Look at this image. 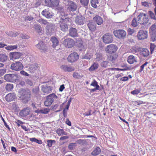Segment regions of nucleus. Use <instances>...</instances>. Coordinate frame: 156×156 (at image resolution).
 <instances>
[{
	"label": "nucleus",
	"instance_id": "nucleus-1",
	"mask_svg": "<svg viewBox=\"0 0 156 156\" xmlns=\"http://www.w3.org/2000/svg\"><path fill=\"white\" fill-rule=\"evenodd\" d=\"M37 21L40 23L46 25L45 31L48 35L51 36L55 32L56 27L54 24L51 23H48L46 20L42 18L39 19Z\"/></svg>",
	"mask_w": 156,
	"mask_h": 156
},
{
	"label": "nucleus",
	"instance_id": "nucleus-2",
	"mask_svg": "<svg viewBox=\"0 0 156 156\" xmlns=\"http://www.w3.org/2000/svg\"><path fill=\"white\" fill-rule=\"evenodd\" d=\"M18 96L24 102H27L31 97V92L28 90L22 89L18 93Z\"/></svg>",
	"mask_w": 156,
	"mask_h": 156
},
{
	"label": "nucleus",
	"instance_id": "nucleus-3",
	"mask_svg": "<svg viewBox=\"0 0 156 156\" xmlns=\"http://www.w3.org/2000/svg\"><path fill=\"white\" fill-rule=\"evenodd\" d=\"M63 15L62 17L60 16V20L59 21V24L61 30L63 31L67 30L68 29V26L67 23L68 22V20L65 17L64 13H62Z\"/></svg>",
	"mask_w": 156,
	"mask_h": 156
},
{
	"label": "nucleus",
	"instance_id": "nucleus-4",
	"mask_svg": "<svg viewBox=\"0 0 156 156\" xmlns=\"http://www.w3.org/2000/svg\"><path fill=\"white\" fill-rule=\"evenodd\" d=\"M138 23L141 24H145L149 21L147 15L143 13H140L137 17Z\"/></svg>",
	"mask_w": 156,
	"mask_h": 156
},
{
	"label": "nucleus",
	"instance_id": "nucleus-5",
	"mask_svg": "<svg viewBox=\"0 0 156 156\" xmlns=\"http://www.w3.org/2000/svg\"><path fill=\"white\" fill-rule=\"evenodd\" d=\"M58 97L55 94H52L46 97V100L44 102V105L46 106H50L54 101V98L56 99Z\"/></svg>",
	"mask_w": 156,
	"mask_h": 156
},
{
	"label": "nucleus",
	"instance_id": "nucleus-6",
	"mask_svg": "<svg viewBox=\"0 0 156 156\" xmlns=\"http://www.w3.org/2000/svg\"><path fill=\"white\" fill-rule=\"evenodd\" d=\"M59 0H45L44 3L46 6L51 7H56L58 6Z\"/></svg>",
	"mask_w": 156,
	"mask_h": 156
},
{
	"label": "nucleus",
	"instance_id": "nucleus-7",
	"mask_svg": "<svg viewBox=\"0 0 156 156\" xmlns=\"http://www.w3.org/2000/svg\"><path fill=\"white\" fill-rule=\"evenodd\" d=\"M115 36L119 38H123L126 35V33L123 30H117L113 32Z\"/></svg>",
	"mask_w": 156,
	"mask_h": 156
},
{
	"label": "nucleus",
	"instance_id": "nucleus-8",
	"mask_svg": "<svg viewBox=\"0 0 156 156\" xmlns=\"http://www.w3.org/2000/svg\"><path fill=\"white\" fill-rule=\"evenodd\" d=\"M75 41L72 39L68 38L65 39L63 41V44L66 47L71 48L75 44Z\"/></svg>",
	"mask_w": 156,
	"mask_h": 156
},
{
	"label": "nucleus",
	"instance_id": "nucleus-9",
	"mask_svg": "<svg viewBox=\"0 0 156 156\" xmlns=\"http://www.w3.org/2000/svg\"><path fill=\"white\" fill-rule=\"evenodd\" d=\"M117 49L118 48L116 45L113 44H111L107 46L105 50L107 52L112 54L115 53L117 51Z\"/></svg>",
	"mask_w": 156,
	"mask_h": 156
},
{
	"label": "nucleus",
	"instance_id": "nucleus-10",
	"mask_svg": "<svg viewBox=\"0 0 156 156\" xmlns=\"http://www.w3.org/2000/svg\"><path fill=\"white\" fill-rule=\"evenodd\" d=\"M79 55L76 52H74L69 55L67 59L69 62H73L77 61Z\"/></svg>",
	"mask_w": 156,
	"mask_h": 156
},
{
	"label": "nucleus",
	"instance_id": "nucleus-11",
	"mask_svg": "<svg viewBox=\"0 0 156 156\" xmlns=\"http://www.w3.org/2000/svg\"><path fill=\"white\" fill-rule=\"evenodd\" d=\"M67 11L69 12H73L76 10L77 6L76 3L72 1H70L66 5Z\"/></svg>",
	"mask_w": 156,
	"mask_h": 156
},
{
	"label": "nucleus",
	"instance_id": "nucleus-12",
	"mask_svg": "<svg viewBox=\"0 0 156 156\" xmlns=\"http://www.w3.org/2000/svg\"><path fill=\"white\" fill-rule=\"evenodd\" d=\"M103 42L106 44L111 43L113 41L112 35L109 33L105 34L103 36Z\"/></svg>",
	"mask_w": 156,
	"mask_h": 156
},
{
	"label": "nucleus",
	"instance_id": "nucleus-13",
	"mask_svg": "<svg viewBox=\"0 0 156 156\" xmlns=\"http://www.w3.org/2000/svg\"><path fill=\"white\" fill-rule=\"evenodd\" d=\"M137 37L139 40L144 39L147 38V32L146 31L142 30H140L138 32Z\"/></svg>",
	"mask_w": 156,
	"mask_h": 156
},
{
	"label": "nucleus",
	"instance_id": "nucleus-14",
	"mask_svg": "<svg viewBox=\"0 0 156 156\" xmlns=\"http://www.w3.org/2000/svg\"><path fill=\"white\" fill-rule=\"evenodd\" d=\"M41 14L48 19L51 18L54 16V14L48 9L43 10L41 12Z\"/></svg>",
	"mask_w": 156,
	"mask_h": 156
},
{
	"label": "nucleus",
	"instance_id": "nucleus-15",
	"mask_svg": "<svg viewBox=\"0 0 156 156\" xmlns=\"http://www.w3.org/2000/svg\"><path fill=\"white\" fill-rule=\"evenodd\" d=\"M94 53V50L91 48H89L86 54L84 56L83 58L86 59H90L91 58Z\"/></svg>",
	"mask_w": 156,
	"mask_h": 156
},
{
	"label": "nucleus",
	"instance_id": "nucleus-16",
	"mask_svg": "<svg viewBox=\"0 0 156 156\" xmlns=\"http://www.w3.org/2000/svg\"><path fill=\"white\" fill-rule=\"evenodd\" d=\"M73 77L76 79H79L83 77V75L82 73L81 70L78 69L75 71L73 75Z\"/></svg>",
	"mask_w": 156,
	"mask_h": 156
},
{
	"label": "nucleus",
	"instance_id": "nucleus-17",
	"mask_svg": "<svg viewBox=\"0 0 156 156\" xmlns=\"http://www.w3.org/2000/svg\"><path fill=\"white\" fill-rule=\"evenodd\" d=\"M30 112V108L28 107H27L22 110L20 112L19 114L21 117H24L29 115Z\"/></svg>",
	"mask_w": 156,
	"mask_h": 156
},
{
	"label": "nucleus",
	"instance_id": "nucleus-18",
	"mask_svg": "<svg viewBox=\"0 0 156 156\" xmlns=\"http://www.w3.org/2000/svg\"><path fill=\"white\" fill-rule=\"evenodd\" d=\"M16 98V94L14 93H9L6 96L5 98L7 101L10 102L13 101Z\"/></svg>",
	"mask_w": 156,
	"mask_h": 156
},
{
	"label": "nucleus",
	"instance_id": "nucleus-19",
	"mask_svg": "<svg viewBox=\"0 0 156 156\" xmlns=\"http://www.w3.org/2000/svg\"><path fill=\"white\" fill-rule=\"evenodd\" d=\"M36 47L38 49L40 50L41 52H45L46 51L47 48L45 45L42 41L39 42L38 44L36 45Z\"/></svg>",
	"mask_w": 156,
	"mask_h": 156
},
{
	"label": "nucleus",
	"instance_id": "nucleus-20",
	"mask_svg": "<svg viewBox=\"0 0 156 156\" xmlns=\"http://www.w3.org/2000/svg\"><path fill=\"white\" fill-rule=\"evenodd\" d=\"M77 46L79 48V50L82 51H84L87 48V44H83L82 41H79L77 42Z\"/></svg>",
	"mask_w": 156,
	"mask_h": 156
},
{
	"label": "nucleus",
	"instance_id": "nucleus-21",
	"mask_svg": "<svg viewBox=\"0 0 156 156\" xmlns=\"http://www.w3.org/2000/svg\"><path fill=\"white\" fill-rule=\"evenodd\" d=\"M21 56V53L17 52H11L9 54L10 60L19 58Z\"/></svg>",
	"mask_w": 156,
	"mask_h": 156
},
{
	"label": "nucleus",
	"instance_id": "nucleus-22",
	"mask_svg": "<svg viewBox=\"0 0 156 156\" xmlns=\"http://www.w3.org/2000/svg\"><path fill=\"white\" fill-rule=\"evenodd\" d=\"M84 18L82 16H77L75 20V23L79 25H83L84 23Z\"/></svg>",
	"mask_w": 156,
	"mask_h": 156
},
{
	"label": "nucleus",
	"instance_id": "nucleus-23",
	"mask_svg": "<svg viewBox=\"0 0 156 156\" xmlns=\"http://www.w3.org/2000/svg\"><path fill=\"white\" fill-rule=\"evenodd\" d=\"M93 19L98 25H101L103 23V20L102 18L98 15H96L94 17Z\"/></svg>",
	"mask_w": 156,
	"mask_h": 156
},
{
	"label": "nucleus",
	"instance_id": "nucleus-24",
	"mask_svg": "<svg viewBox=\"0 0 156 156\" xmlns=\"http://www.w3.org/2000/svg\"><path fill=\"white\" fill-rule=\"evenodd\" d=\"M23 68V66L21 62H16L12 63L11 66V68Z\"/></svg>",
	"mask_w": 156,
	"mask_h": 156
},
{
	"label": "nucleus",
	"instance_id": "nucleus-25",
	"mask_svg": "<svg viewBox=\"0 0 156 156\" xmlns=\"http://www.w3.org/2000/svg\"><path fill=\"white\" fill-rule=\"evenodd\" d=\"M69 35L72 37H75L77 35V33L76 28H70L69 30Z\"/></svg>",
	"mask_w": 156,
	"mask_h": 156
},
{
	"label": "nucleus",
	"instance_id": "nucleus-26",
	"mask_svg": "<svg viewBox=\"0 0 156 156\" xmlns=\"http://www.w3.org/2000/svg\"><path fill=\"white\" fill-rule=\"evenodd\" d=\"M34 29L37 32L40 34H42L44 33V31L41 28V26L39 25L36 24L34 25Z\"/></svg>",
	"mask_w": 156,
	"mask_h": 156
},
{
	"label": "nucleus",
	"instance_id": "nucleus-27",
	"mask_svg": "<svg viewBox=\"0 0 156 156\" xmlns=\"http://www.w3.org/2000/svg\"><path fill=\"white\" fill-rule=\"evenodd\" d=\"M51 41L52 43V46L53 48H55L58 43V41L57 39L55 37H52Z\"/></svg>",
	"mask_w": 156,
	"mask_h": 156
},
{
	"label": "nucleus",
	"instance_id": "nucleus-28",
	"mask_svg": "<svg viewBox=\"0 0 156 156\" xmlns=\"http://www.w3.org/2000/svg\"><path fill=\"white\" fill-rule=\"evenodd\" d=\"M42 90L43 92L48 94L51 92L52 89L50 86H46L42 88Z\"/></svg>",
	"mask_w": 156,
	"mask_h": 156
},
{
	"label": "nucleus",
	"instance_id": "nucleus-29",
	"mask_svg": "<svg viewBox=\"0 0 156 156\" xmlns=\"http://www.w3.org/2000/svg\"><path fill=\"white\" fill-rule=\"evenodd\" d=\"M101 150L100 147H97L91 153V154L94 156H96L99 154L101 152Z\"/></svg>",
	"mask_w": 156,
	"mask_h": 156
},
{
	"label": "nucleus",
	"instance_id": "nucleus-30",
	"mask_svg": "<svg viewBox=\"0 0 156 156\" xmlns=\"http://www.w3.org/2000/svg\"><path fill=\"white\" fill-rule=\"evenodd\" d=\"M50 111V109L48 108H44L43 109L37 110L35 112L44 114H47Z\"/></svg>",
	"mask_w": 156,
	"mask_h": 156
},
{
	"label": "nucleus",
	"instance_id": "nucleus-31",
	"mask_svg": "<svg viewBox=\"0 0 156 156\" xmlns=\"http://www.w3.org/2000/svg\"><path fill=\"white\" fill-rule=\"evenodd\" d=\"M141 54L144 57L147 56L149 54V51L146 48H141Z\"/></svg>",
	"mask_w": 156,
	"mask_h": 156
},
{
	"label": "nucleus",
	"instance_id": "nucleus-32",
	"mask_svg": "<svg viewBox=\"0 0 156 156\" xmlns=\"http://www.w3.org/2000/svg\"><path fill=\"white\" fill-rule=\"evenodd\" d=\"M8 59V56L4 54H0V62H5Z\"/></svg>",
	"mask_w": 156,
	"mask_h": 156
},
{
	"label": "nucleus",
	"instance_id": "nucleus-33",
	"mask_svg": "<svg viewBox=\"0 0 156 156\" xmlns=\"http://www.w3.org/2000/svg\"><path fill=\"white\" fill-rule=\"evenodd\" d=\"M150 34L156 33V25L153 24L150 27L149 30Z\"/></svg>",
	"mask_w": 156,
	"mask_h": 156
},
{
	"label": "nucleus",
	"instance_id": "nucleus-34",
	"mask_svg": "<svg viewBox=\"0 0 156 156\" xmlns=\"http://www.w3.org/2000/svg\"><path fill=\"white\" fill-rule=\"evenodd\" d=\"M99 0H91V5L93 7L96 8L97 7V4H98Z\"/></svg>",
	"mask_w": 156,
	"mask_h": 156
},
{
	"label": "nucleus",
	"instance_id": "nucleus-35",
	"mask_svg": "<svg viewBox=\"0 0 156 156\" xmlns=\"http://www.w3.org/2000/svg\"><path fill=\"white\" fill-rule=\"evenodd\" d=\"M56 132L59 136L66 134V133L64 131L63 129L60 128L56 130Z\"/></svg>",
	"mask_w": 156,
	"mask_h": 156
},
{
	"label": "nucleus",
	"instance_id": "nucleus-36",
	"mask_svg": "<svg viewBox=\"0 0 156 156\" xmlns=\"http://www.w3.org/2000/svg\"><path fill=\"white\" fill-rule=\"evenodd\" d=\"M135 61L134 56L133 55L129 56L127 59V62L130 64H132Z\"/></svg>",
	"mask_w": 156,
	"mask_h": 156
},
{
	"label": "nucleus",
	"instance_id": "nucleus-37",
	"mask_svg": "<svg viewBox=\"0 0 156 156\" xmlns=\"http://www.w3.org/2000/svg\"><path fill=\"white\" fill-rule=\"evenodd\" d=\"M6 34L8 35L11 37H16L19 34V33L17 32H13L12 31L7 32Z\"/></svg>",
	"mask_w": 156,
	"mask_h": 156
},
{
	"label": "nucleus",
	"instance_id": "nucleus-38",
	"mask_svg": "<svg viewBox=\"0 0 156 156\" xmlns=\"http://www.w3.org/2000/svg\"><path fill=\"white\" fill-rule=\"evenodd\" d=\"M13 88V85L11 83H8L5 87V89L7 91H10L12 90Z\"/></svg>",
	"mask_w": 156,
	"mask_h": 156
},
{
	"label": "nucleus",
	"instance_id": "nucleus-39",
	"mask_svg": "<svg viewBox=\"0 0 156 156\" xmlns=\"http://www.w3.org/2000/svg\"><path fill=\"white\" fill-rule=\"evenodd\" d=\"M12 74H9L5 75L4 76V79L6 81L11 82Z\"/></svg>",
	"mask_w": 156,
	"mask_h": 156
},
{
	"label": "nucleus",
	"instance_id": "nucleus-40",
	"mask_svg": "<svg viewBox=\"0 0 156 156\" xmlns=\"http://www.w3.org/2000/svg\"><path fill=\"white\" fill-rule=\"evenodd\" d=\"M87 26L91 31H94L96 29L95 26L91 22L87 24Z\"/></svg>",
	"mask_w": 156,
	"mask_h": 156
},
{
	"label": "nucleus",
	"instance_id": "nucleus-41",
	"mask_svg": "<svg viewBox=\"0 0 156 156\" xmlns=\"http://www.w3.org/2000/svg\"><path fill=\"white\" fill-rule=\"evenodd\" d=\"M17 45H9L5 48V49L11 51L17 48Z\"/></svg>",
	"mask_w": 156,
	"mask_h": 156
},
{
	"label": "nucleus",
	"instance_id": "nucleus-42",
	"mask_svg": "<svg viewBox=\"0 0 156 156\" xmlns=\"http://www.w3.org/2000/svg\"><path fill=\"white\" fill-rule=\"evenodd\" d=\"M39 88L36 87L34 88L32 90V92L34 94V95H35L36 96H37V95H38L39 92Z\"/></svg>",
	"mask_w": 156,
	"mask_h": 156
},
{
	"label": "nucleus",
	"instance_id": "nucleus-43",
	"mask_svg": "<svg viewBox=\"0 0 156 156\" xmlns=\"http://www.w3.org/2000/svg\"><path fill=\"white\" fill-rule=\"evenodd\" d=\"M76 146V143H71L69 145L68 148L70 150H72L75 148Z\"/></svg>",
	"mask_w": 156,
	"mask_h": 156
},
{
	"label": "nucleus",
	"instance_id": "nucleus-44",
	"mask_svg": "<svg viewBox=\"0 0 156 156\" xmlns=\"http://www.w3.org/2000/svg\"><path fill=\"white\" fill-rule=\"evenodd\" d=\"M89 0H80L81 4L84 6H87L88 5Z\"/></svg>",
	"mask_w": 156,
	"mask_h": 156
},
{
	"label": "nucleus",
	"instance_id": "nucleus-45",
	"mask_svg": "<svg viewBox=\"0 0 156 156\" xmlns=\"http://www.w3.org/2000/svg\"><path fill=\"white\" fill-rule=\"evenodd\" d=\"M47 142V145L49 147H51L52 146L53 143H55V141L54 140H48Z\"/></svg>",
	"mask_w": 156,
	"mask_h": 156
},
{
	"label": "nucleus",
	"instance_id": "nucleus-46",
	"mask_svg": "<svg viewBox=\"0 0 156 156\" xmlns=\"http://www.w3.org/2000/svg\"><path fill=\"white\" fill-rule=\"evenodd\" d=\"M140 89H137L131 91V93L133 95H136L140 93Z\"/></svg>",
	"mask_w": 156,
	"mask_h": 156
},
{
	"label": "nucleus",
	"instance_id": "nucleus-47",
	"mask_svg": "<svg viewBox=\"0 0 156 156\" xmlns=\"http://www.w3.org/2000/svg\"><path fill=\"white\" fill-rule=\"evenodd\" d=\"M91 86H92L93 87H96V88H99V86L97 82L95 80H94L91 83Z\"/></svg>",
	"mask_w": 156,
	"mask_h": 156
},
{
	"label": "nucleus",
	"instance_id": "nucleus-48",
	"mask_svg": "<svg viewBox=\"0 0 156 156\" xmlns=\"http://www.w3.org/2000/svg\"><path fill=\"white\" fill-rule=\"evenodd\" d=\"M41 0H37L36 3L34 5V6L35 8H37L41 5Z\"/></svg>",
	"mask_w": 156,
	"mask_h": 156
},
{
	"label": "nucleus",
	"instance_id": "nucleus-49",
	"mask_svg": "<svg viewBox=\"0 0 156 156\" xmlns=\"http://www.w3.org/2000/svg\"><path fill=\"white\" fill-rule=\"evenodd\" d=\"M152 41L154 42L156 41V33L150 34Z\"/></svg>",
	"mask_w": 156,
	"mask_h": 156
},
{
	"label": "nucleus",
	"instance_id": "nucleus-50",
	"mask_svg": "<svg viewBox=\"0 0 156 156\" xmlns=\"http://www.w3.org/2000/svg\"><path fill=\"white\" fill-rule=\"evenodd\" d=\"M99 65L98 63L97 62H94L92 64L89 68H98Z\"/></svg>",
	"mask_w": 156,
	"mask_h": 156
},
{
	"label": "nucleus",
	"instance_id": "nucleus-51",
	"mask_svg": "<svg viewBox=\"0 0 156 156\" xmlns=\"http://www.w3.org/2000/svg\"><path fill=\"white\" fill-rule=\"evenodd\" d=\"M127 32L129 35H132L134 32V30L133 29L129 28L127 30Z\"/></svg>",
	"mask_w": 156,
	"mask_h": 156
},
{
	"label": "nucleus",
	"instance_id": "nucleus-52",
	"mask_svg": "<svg viewBox=\"0 0 156 156\" xmlns=\"http://www.w3.org/2000/svg\"><path fill=\"white\" fill-rule=\"evenodd\" d=\"M148 13L151 19L156 20V18L154 13L153 12L150 11L148 12Z\"/></svg>",
	"mask_w": 156,
	"mask_h": 156
},
{
	"label": "nucleus",
	"instance_id": "nucleus-53",
	"mask_svg": "<svg viewBox=\"0 0 156 156\" xmlns=\"http://www.w3.org/2000/svg\"><path fill=\"white\" fill-rule=\"evenodd\" d=\"M11 76V80H12L11 81V82H15L16 80H17V75L12 74Z\"/></svg>",
	"mask_w": 156,
	"mask_h": 156
},
{
	"label": "nucleus",
	"instance_id": "nucleus-54",
	"mask_svg": "<svg viewBox=\"0 0 156 156\" xmlns=\"http://www.w3.org/2000/svg\"><path fill=\"white\" fill-rule=\"evenodd\" d=\"M156 47V46L154 44H151L150 45V51L151 54H152L154 51V48Z\"/></svg>",
	"mask_w": 156,
	"mask_h": 156
},
{
	"label": "nucleus",
	"instance_id": "nucleus-55",
	"mask_svg": "<svg viewBox=\"0 0 156 156\" xmlns=\"http://www.w3.org/2000/svg\"><path fill=\"white\" fill-rule=\"evenodd\" d=\"M131 24L134 27H136L137 26V22L135 18L133 19Z\"/></svg>",
	"mask_w": 156,
	"mask_h": 156
},
{
	"label": "nucleus",
	"instance_id": "nucleus-56",
	"mask_svg": "<svg viewBox=\"0 0 156 156\" xmlns=\"http://www.w3.org/2000/svg\"><path fill=\"white\" fill-rule=\"evenodd\" d=\"M117 57V55H111L109 58V59L111 61H113Z\"/></svg>",
	"mask_w": 156,
	"mask_h": 156
},
{
	"label": "nucleus",
	"instance_id": "nucleus-57",
	"mask_svg": "<svg viewBox=\"0 0 156 156\" xmlns=\"http://www.w3.org/2000/svg\"><path fill=\"white\" fill-rule=\"evenodd\" d=\"M108 62L107 61H103L101 64V66L103 67L106 68L107 67Z\"/></svg>",
	"mask_w": 156,
	"mask_h": 156
},
{
	"label": "nucleus",
	"instance_id": "nucleus-58",
	"mask_svg": "<svg viewBox=\"0 0 156 156\" xmlns=\"http://www.w3.org/2000/svg\"><path fill=\"white\" fill-rule=\"evenodd\" d=\"M6 69H0V76L3 75L6 72Z\"/></svg>",
	"mask_w": 156,
	"mask_h": 156
},
{
	"label": "nucleus",
	"instance_id": "nucleus-59",
	"mask_svg": "<svg viewBox=\"0 0 156 156\" xmlns=\"http://www.w3.org/2000/svg\"><path fill=\"white\" fill-rule=\"evenodd\" d=\"M142 5L144 7H149V3L147 2H142Z\"/></svg>",
	"mask_w": 156,
	"mask_h": 156
},
{
	"label": "nucleus",
	"instance_id": "nucleus-60",
	"mask_svg": "<svg viewBox=\"0 0 156 156\" xmlns=\"http://www.w3.org/2000/svg\"><path fill=\"white\" fill-rule=\"evenodd\" d=\"M15 123L18 126H20V124H22L23 123V122L19 120H17V121Z\"/></svg>",
	"mask_w": 156,
	"mask_h": 156
},
{
	"label": "nucleus",
	"instance_id": "nucleus-61",
	"mask_svg": "<svg viewBox=\"0 0 156 156\" xmlns=\"http://www.w3.org/2000/svg\"><path fill=\"white\" fill-rule=\"evenodd\" d=\"M27 84L30 86H32L33 85L32 82L30 80H27L26 81Z\"/></svg>",
	"mask_w": 156,
	"mask_h": 156
},
{
	"label": "nucleus",
	"instance_id": "nucleus-62",
	"mask_svg": "<svg viewBox=\"0 0 156 156\" xmlns=\"http://www.w3.org/2000/svg\"><path fill=\"white\" fill-rule=\"evenodd\" d=\"M40 67V65L38 64L37 63H35L34 65H33L31 67V68H39Z\"/></svg>",
	"mask_w": 156,
	"mask_h": 156
},
{
	"label": "nucleus",
	"instance_id": "nucleus-63",
	"mask_svg": "<svg viewBox=\"0 0 156 156\" xmlns=\"http://www.w3.org/2000/svg\"><path fill=\"white\" fill-rule=\"evenodd\" d=\"M134 103L135 104H137L138 105H140L143 104H144V103L141 101H135Z\"/></svg>",
	"mask_w": 156,
	"mask_h": 156
},
{
	"label": "nucleus",
	"instance_id": "nucleus-64",
	"mask_svg": "<svg viewBox=\"0 0 156 156\" xmlns=\"http://www.w3.org/2000/svg\"><path fill=\"white\" fill-rule=\"evenodd\" d=\"M21 37L23 39H28L29 38V37L26 35H24L23 34H21Z\"/></svg>",
	"mask_w": 156,
	"mask_h": 156
}]
</instances>
